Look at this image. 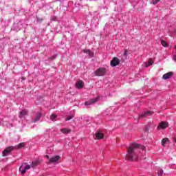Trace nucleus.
I'll use <instances>...</instances> for the list:
<instances>
[{
  "instance_id": "obj_13",
  "label": "nucleus",
  "mask_w": 176,
  "mask_h": 176,
  "mask_svg": "<svg viewBox=\"0 0 176 176\" xmlns=\"http://www.w3.org/2000/svg\"><path fill=\"white\" fill-rule=\"evenodd\" d=\"M82 52L89 56V57H94V53H93L90 50H82Z\"/></svg>"
},
{
  "instance_id": "obj_30",
  "label": "nucleus",
  "mask_w": 176,
  "mask_h": 176,
  "mask_svg": "<svg viewBox=\"0 0 176 176\" xmlns=\"http://www.w3.org/2000/svg\"><path fill=\"white\" fill-rule=\"evenodd\" d=\"M17 25H21V23H18Z\"/></svg>"
},
{
  "instance_id": "obj_12",
  "label": "nucleus",
  "mask_w": 176,
  "mask_h": 176,
  "mask_svg": "<svg viewBox=\"0 0 176 176\" xmlns=\"http://www.w3.org/2000/svg\"><path fill=\"white\" fill-rule=\"evenodd\" d=\"M83 86H85V82L82 80H79L76 83V87L78 89H83Z\"/></svg>"
},
{
  "instance_id": "obj_19",
  "label": "nucleus",
  "mask_w": 176,
  "mask_h": 176,
  "mask_svg": "<svg viewBox=\"0 0 176 176\" xmlns=\"http://www.w3.org/2000/svg\"><path fill=\"white\" fill-rule=\"evenodd\" d=\"M24 145H25V143L22 142L21 144H19L17 146H16L15 148L16 149H21V148H24Z\"/></svg>"
},
{
  "instance_id": "obj_23",
  "label": "nucleus",
  "mask_w": 176,
  "mask_h": 176,
  "mask_svg": "<svg viewBox=\"0 0 176 176\" xmlns=\"http://www.w3.org/2000/svg\"><path fill=\"white\" fill-rule=\"evenodd\" d=\"M158 2H160V0H153V5L157 4Z\"/></svg>"
},
{
  "instance_id": "obj_5",
  "label": "nucleus",
  "mask_w": 176,
  "mask_h": 176,
  "mask_svg": "<svg viewBox=\"0 0 176 176\" xmlns=\"http://www.w3.org/2000/svg\"><path fill=\"white\" fill-rule=\"evenodd\" d=\"M61 157L60 155H54V157H52L50 159V161L48 163H58L60 162V159Z\"/></svg>"
},
{
  "instance_id": "obj_27",
  "label": "nucleus",
  "mask_w": 176,
  "mask_h": 176,
  "mask_svg": "<svg viewBox=\"0 0 176 176\" xmlns=\"http://www.w3.org/2000/svg\"><path fill=\"white\" fill-rule=\"evenodd\" d=\"M14 30H15V31H20V30H21V28H18L15 27Z\"/></svg>"
},
{
  "instance_id": "obj_6",
  "label": "nucleus",
  "mask_w": 176,
  "mask_h": 176,
  "mask_svg": "<svg viewBox=\"0 0 176 176\" xmlns=\"http://www.w3.org/2000/svg\"><path fill=\"white\" fill-rule=\"evenodd\" d=\"M95 140H102L104 138V133L101 132V131H98L96 133L95 135L94 136Z\"/></svg>"
},
{
  "instance_id": "obj_8",
  "label": "nucleus",
  "mask_w": 176,
  "mask_h": 176,
  "mask_svg": "<svg viewBox=\"0 0 176 176\" xmlns=\"http://www.w3.org/2000/svg\"><path fill=\"white\" fill-rule=\"evenodd\" d=\"M152 113H153L151 111H144L142 114H140L139 116L140 119H142V118H147V116H151V115H152Z\"/></svg>"
},
{
  "instance_id": "obj_26",
  "label": "nucleus",
  "mask_w": 176,
  "mask_h": 176,
  "mask_svg": "<svg viewBox=\"0 0 176 176\" xmlns=\"http://www.w3.org/2000/svg\"><path fill=\"white\" fill-rule=\"evenodd\" d=\"M140 149L142 150L143 151H146V148L144 146H141Z\"/></svg>"
},
{
  "instance_id": "obj_28",
  "label": "nucleus",
  "mask_w": 176,
  "mask_h": 176,
  "mask_svg": "<svg viewBox=\"0 0 176 176\" xmlns=\"http://www.w3.org/2000/svg\"><path fill=\"white\" fill-rule=\"evenodd\" d=\"M128 51L125 50L124 52V56H127Z\"/></svg>"
},
{
  "instance_id": "obj_7",
  "label": "nucleus",
  "mask_w": 176,
  "mask_h": 176,
  "mask_svg": "<svg viewBox=\"0 0 176 176\" xmlns=\"http://www.w3.org/2000/svg\"><path fill=\"white\" fill-rule=\"evenodd\" d=\"M166 127H168V123L162 122L158 124L157 129L158 130H164V129H166Z\"/></svg>"
},
{
  "instance_id": "obj_22",
  "label": "nucleus",
  "mask_w": 176,
  "mask_h": 176,
  "mask_svg": "<svg viewBox=\"0 0 176 176\" xmlns=\"http://www.w3.org/2000/svg\"><path fill=\"white\" fill-rule=\"evenodd\" d=\"M157 174H158V175H163V170H162V168H159Z\"/></svg>"
},
{
  "instance_id": "obj_11",
  "label": "nucleus",
  "mask_w": 176,
  "mask_h": 176,
  "mask_svg": "<svg viewBox=\"0 0 176 176\" xmlns=\"http://www.w3.org/2000/svg\"><path fill=\"white\" fill-rule=\"evenodd\" d=\"M120 60L118 58H113V60L111 61V67H116V65H119Z\"/></svg>"
},
{
  "instance_id": "obj_21",
  "label": "nucleus",
  "mask_w": 176,
  "mask_h": 176,
  "mask_svg": "<svg viewBox=\"0 0 176 176\" xmlns=\"http://www.w3.org/2000/svg\"><path fill=\"white\" fill-rule=\"evenodd\" d=\"M161 43L162 45V46H164V47H167L168 44H167V43L165 41H162Z\"/></svg>"
},
{
  "instance_id": "obj_31",
  "label": "nucleus",
  "mask_w": 176,
  "mask_h": 176,
  "mask_svg": "<svg viewBox=\"0 0 176 176\" xmlns=\"http://www.w3.org/2000/svg\"><path fill=\"white\" fill-rule=\"evenodd\" d=\"M45 157H47V159H49V155H45Z\"/></svg>"
},
{
  "instance_id": "obj_20",
  "label": "nucleus",
  "mask_w": 176,
  "mask_h": 176,
  "mask_svg": "<svg viewBox=\"0 0 176 176\" xmlns=\"http://www.w3.org/2000/svg\"><path fill=\"white\" fill-rule=\"evenodd\" d=\"M168 141V138H164L162 141V145L164 146V144Z\"/></svg>"
},
{
  "instance_id": "obj_18",
  "label": "nucleus",
  "mask_w": 176,
  "mask_h": 176,
  "mask_svg": "<svg viewBox=\"0 0 176 176\" xmlns=\"http://www.w3.org/2000/svg\"><path fill=\"white\" fill-rule=\"evenodd\" d=\"M41 114L39 113L36 118L34 119V122L36 123V122H38V120L41 119Z\"/></svg>"
},
{
  "instance_id": "obj_4",
  "label": "nucleus",
  "mask_w": 176,
  "mask_h": 176,
  "mask_svg": "<svg viewBox=\"0 0 176 176\" xmlns=\"http://www.w3.org/2000/svg\"><path fill=\"white\" fill-rule=\"evenodd\" d=\"M28 110L23 109L19 112V118H20L23 120V119H25V116H28Z\"/></svg>"
},
{
  "instance_id": "obj_10",
  "label": "nucleus",
  "mask_w": 176,
  "mask_h": 176,
  "mask_svg": "<svg viewBox=\"0 0 176 176\" xmlns=\"http://www.w3.org/2000/svg\"><path fill=\"white\" fill-rule=\"evenodd\" d=\"M13 146H9L7 148H6L3 151V156H8V155H9V153H10L11 151H13Z\"/></svg>"
},
{
  "instance_id": "obj_15",
  "label": "nucleus",
  "mask_w": 176,
  "mask_h": 176,
  "mask_svg": "<svg viewBox=\"0 0 176 176\" xmlns=\"http://www.w3.org/2000/svg\"><path fill=\"white\" fill-rule=\"evenodd\" d=\"M61 133H63V134H69V133H71V129H67V128H63L60 129Z\"/></svg>"
},
{
  "instance_id": "obj_24",
  "label": "nucleus",
  "mask_w": 176,
  "mask_h": 176,
  "mask_svg": "<svg viewBox=\"0 0 176 176\" xmlns=\"http://www.w3.org/2000/svg\"><path fill=\"white\" fill-rule=\"evenodd\" d=\"M74 118V116H70L66 118V121L71 120V119Z\"/></svg>"
},
{
  "instance_id": "obj_14",
  "label": "nucleus",
  "mask_w": 176,
  "mask_h": 176,
  "mask_svg": "<svg viewBox=\"0 0 176 176\" xmlns=\"http://www.w3.org/2000/svg\"><path fill=\"white\" fill-rule=\"evenodd\" d=\"M98 98L91 100L89 102H85V105H91V104H94V102H97Z\"/></svg>"
},
{
  "instance_id": "obj_17",
  "label": "nucleus",
  "mask_w": 176,
  "mask_h": 176,
  "mask_svg": "<svg viewBox=\"0 0 176 176\" xmlns=\"http://www.w3.org/2000/svg\"><path fill=\"white\" fill-rule=\"evenodd\" d=\"M152 64H153V60H152V59H149L148 62L144 63V65L145 67H151Z\"/></svg>"
},
{
  "instance_id": "obj_2",
  "label": "nucleus",
  "mask_w": 176,
  "mask_h": 176,
  "mask_svg": "<svg viewBox=\"0 0 176 176\" xmlns=\"http://www.w3.org/2000/svg\"><path fill=\"white\" fill-rule=\"evenodd\" d=\"M31 168V165H28L27 163H23L19 168V171L21 174H25L27 170H30Z\"/></svg>"
},
{
  "instance_id": "obj_32",
  "label": "nucleus",
  "mask_w": 176,
  "mask_h": 176,
  "mask_svg": "<svg viewBox=\"0 0 176 176\" xmlns=\"http://www.w3.org/2000/svg\"><path fill=\"white\" fill-rule=\"evenodd\" d=\"M174 141H175V142H176V138H174Z\"/></svg>"
},
{
  "instance_id": "obj_25",
  "label": "nucleus",
  "mask_w": 176,
  "mask_h": 176,
  "mask_svg": "<svg viewBox=\"0 0 176 176\" xmlns=\"http://www.w3.org/2000/svg\"><path fill=\"white\" fill-rule=\"evenodd\" d=\"M38 161L33 162H32V166H38Z\"/></svg>"
},
{
  "instance_id": "obj_1",
  "label": "nucleus",
  "mask_w": 176,
  "mask_h": 176,
  "mask_svg": "<svg viewBox=\"0 0 176 176\" xmlns=\"http://www.w3.org/2000/svg\"><path fill=\"white\" fill-rule=\"evenodd\" d=\"M138 148H140V145L138 144L133 143L129 146L126 155V160H129V162H133V160L137 162L139 160L140 157H138L141 156V153H140L138 155H137L135 149Z\"/></svg>"
},
{
  "instance_id": "obj_16",
  "label": "nucleus",
  "mask_w": 176,
  "mask_h": 176,
  "mask_svg": "<svg viewBox=\"0 0 176 176\" xmlns=\"http://www.w3.org/2000/svg\"><path fill=\"white\" fill-rule=\"evenodd\" d=\"M50 120L56 122L57 120V115L52 113L50 116Z\"/></svg>"
},
{
  "instance_id": "obj_29",
  "label": "nucleus",
  "mask_w": 176,
  "mask_h": 176,
  "mask_svg": "<svg viewBox=\"0 0 176 176\" xmlns=\"http://www.w3.org/2000/svg\"><path fill=\"white\" fill-rule=\"evenodd\" d=\"M173 60H174V61H175V63H176V55H174V56H173Z\"/></svg>"
},
{
  "instance_id": "obj_3",
  "label": "nucleus",
  "mask_w": 176,
  "mask_h": 176,
  "mask_svg": "<svg viewBox=\"0 0 176 176\" xmlns=\"http://www.w3.org/2000/svg\"><path fill=\"white\" fill-rule=\"evenodd\" d=\"M105 72H107L105 69L99 68L95 72V75H96V76H104V75H105Z\"/></svg>"
},
{
  "instance_id": "obj_9",
  "label": "nucleus",
  "mask_w": 176,
  "mask_h": 176,
  "mask_svg": "<svg viewBox=\"0 0 176 176\" xmlns=\"http://www.w3.org/2000/svg\"><path fill=\"white\" fill-rule=\"evenodd\" d=\"M173 75H174V72H169L163 75L162 79H164V80H167V79H170V78H171V76H173Z\"/></svg>"
}]
</instances>
